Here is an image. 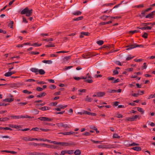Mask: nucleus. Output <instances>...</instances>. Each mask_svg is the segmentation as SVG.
Instances as JSON below:
<instances>
[{"label":"nucleus","mask_w":155,"mask_h":155,"mask_svg":"<svg viewBox=\"0 0 155 155\" xmlns=\"http://www.w3.org/2000/svg\"><path fill=\"white\" fill-rule=\"evenodd\" d=\"M21 14L25 15L27 16L28 17L32 15V10H29L28 7H26L21 11Z\"/></svg>","instance_id":"nucleus-1"},{"label":"nucleus","mask_w":155,"mask_h":155,"mask_svg":"<svg viewBox=\"0 0 155 155\" xmlns=\"http://www.w3.org/2000/svg\"><path fill=\"white\" fill-rule=\"evenodd\" d=\"M59 127H63L65 128H70L71 126L70 125H68L65 123H59L56 124Z\"/></svg>","instance_id":"nucleus-2"},{"label":"nucleus","mask_w":155,"mask_h":155,"mask_svg":"<svg viewBox=\"0 0 155 155\" xmlns=\"http://www.w3.org/2000/svg\"><path fill=\"white\" fill-rule=\"evenodd\" d=\"M127 48L126 49L127 50H129L136 47L143 48V46L142 45H136V44L132 45H128L126 46Z\"/></svg>","instance_id":"nucleus-3"},{"label":"nucleus","mask_w":155,"mask_h":155,"mask_svg":"<svg viewBox=\"0 0 155 155\" xmlns=\"http://www.w3.org/2000/svg\"><path fill=\"white\" fill-rule=\"evenodd\" d=\"M38 146H42L48 148L56 149L57 148V147L54 145H50L49 144H46L44 143H40Z\"/></svg>","instance_id":"nucleus-4"},{"label":"nucleus","mask_w":155,"mask_h":155,"mask_svg":"<svg viewBox=\"0 0 155 155\" xmlns=\"http://www.w3.org/2000/svg\"><path fill=\"white\" fill-rule=\"evenodd\" d=\"M41 121H51L52 119L46 117H40L38 118Z\"/></svg>","instance_id":"nucleus-5"},{"label":"nucleus","mask_w":155,"mask_h":155,"mask_svg":"<svg viewBox=\"0 0 155 155\" xmlns=\"http://www.w3.org/2000/svg\"><path fill=\"white\" fill-rule=\"evenodd\" d=\"M28 154L30 155H47V154L45 153L37 152H30Z\"/></svg>","instance_id":"nucleus-6"},{"label":"nucleus","mask_w":155,"mask_h":155,"mask_svg":"<svg viewBox=\"0 0 155 155\" xmlns=\"http://www.w3.org/2000/svg\"><path fill=\"white\" fill-rule=\"evenodd\" d=\"M75 133H77V132L75 133V132L70 131V132H65L59 133H58V134H63V135H71L73 134H75Z\"/></svg>","instance_id":"nucleus-7"},{"label":"nucleus","mask_w":155,"mask_h":155,"mask_svg":"<svg viewBox=\"0 0 155 155\" xmlns=\"http://www.w3.org/2000/svg\"><path fill=\"white\" fill-rule=\"evenodd\" d=\"M16 72L15 71H11V70H9V71L8 72L4 74V75L6 77H9L11 76L12 75L15 74Z\"/></svg>","instance_id":"nucleus-8"},{"label":"nucleus","mask_w":155,"mask_h":155,"mask_svg":"<svg viewBox=\"0 0 155 155\" xmlns=\"http://www.w3.org/2000/svg\"><path fill=\"white\" fill-rule=\"evenodd\" d=\"M151 23H141V26H145L147 27H150L151 28L150 30L151 29V27H150Z\"/></svg>","instance_id":"nucleus-9"},{"label":"nucleus","mask_w":155,"mask_h":155,"mask_svg":"<svg viewBox=\"0 0 155 155\" xmlns=\"http://www.w3.org/2000/svg\"><path fill=\"white\" fill-rule=\"evenodd\" d=\"M51 107H49L44 106L39 108L38 109L42 111H44L47 110H49L51 109Z\"/></svg>","instance_id":"nucleus-10"},{"label":"nucleus","mask_w":155,"mask_h":155,"mask_svg":"<svg viewBox=\"0 0 155 155\" xmlns=\"http://www.w3.org/2000/svg\"><path fill=\"white\" fill-rule=\"evenodd\" d=\"M96 94H97V97H102L105 95V92H97L96 93Z\"/></svg>","instance_id":"nucleus-11"},{"label":"nucleus","mask_w":155,"mask_h":155,"mask_svg":"<svg viewBox=\"0 0 155 155\" xmlns=\"http://www.w3.org/2000/svg\"><path fill=\"white\" fill-rule=\"evenodd\" d=\"M10 117L12 119H19L20 118H22V117H23V115H21V116L14 115V116H10Z\"/></svg>","instance_id":"nucleus-12"},{"label":"nucleus","mask_w":155,"mask_h":155,"mask_svg":"<svg viewBox=\"0 0 155 155\" xmlns=\"http://www.w3.org/2000/svg\"><path fill=\"white\" fill-rule=\"evenodd\" d=\"M143 27L139 28V27H137V28H139L140 29L142 30H150L151 28L150 27H145V26H143Z\"/></svg>","instance_id":"nucleus-13"},{"label":"nucleus","mask_w":155,"mask_h":155,"mask_svg":"<svg viewBox=\"0 0 155 155\" xmlns=\"http://www.w3.org/2000/svg\"><path fill=\"white\" fill-rule=\"evenodd\" d=\"M9 126L11 127L19 129L21 128L20 126H18L16 125H13L12 124H10L9 125Z\"/></svg>","instance_id":"nucleus-14"},{"label":"nucleus","mask_w":155,"mask_h":155,"mask_svg":"<svg viewBox=\"0 0 155 155\" xmlns=\"http://www.w3.org/2000/svg\"><path fill=\"white\" fill-rule=\"evenodd\" d=\"M71 57V56H65L63 59V61L64 63L67 62L70 58Z\"/></svg>","instance_id":"nucleus-15"},{"label":"nucleus","mask_w":155,"mask_h":155,"mask_svg":"<svg viewBox=\"0 0 155 155\" xmlns=\"http://www.w3.org/2000/svg\"><path fill=\"white\" fill-rule=\"evenodd\" d=\"M90 35L88 32H81V35H80L81 38H82L84 37V35L88 36Z\"/></svg>","instance_id":"nucleus-16"},{"label":"nucleus","mask_w":155,"mask_h":155,"mask_svg":"<svg viewBox=\"0 0 155 155\" xmlns=\"http://www.w3.org/2000/svg\"><path fill=\"white\" fill-rule=\"evenodd\" d=\"M155 12V11H153L151 13L149 14L148 15H147L146 16V18H153V13Z\"/></svg>","instance_id":"nucleus-17"},{"label":"nucleus","mask_w":155,"mask_h":155,"mask_svg":"<svg viewBox=\"0 0 155 155\" xmlns=\"http://www.w3.org/2000/svg\"><path fill=\"white\" fill-rule=\"evenodd\" d=\"M14 100V99L13 98H6L4 100H3V101H6L7 102H11L13 101Z\"/></svg>","instance_id":"nucleus-18"},{"label":"nucleus","mask_w":155,"mask_h":155,"mask_svg":"<svg viewBox=\"0 0 155 155\" xmlns=\"http://www.w3.org/2000/svg\"><path fill=\"white\" fill-rule=\"evenodd\" d=\"M74 78L76 80L79 81L81 79H86L87 78V77H74Z\"/></svg>","instance_id":"nucleus-19"},{"label":"nucleus","mask_w":155,"mask_h":155,"mask_svg":"<svg viewBox=\"0 0 155 155\" xmlns=\"http://www.w3.org/2000/svg\"><path fill=\"white\" fill-rule=\"evenodd\" d=\"M132 149L137 151H140L141 149V147H134L132 148Z\"/></svg>","instance_id":"nucleus-20"},{"label":"nucleus","mask_w":155,"mask_h":155,"mask_svg":"<svg viewBox=\"0 0 155 155\" xmlns=\"http://www.w3.org/2000/svg\"><path fill=\"white\" fill-rule=\"evenodd\" d=\"M82 12L79 11H77L74 12L73 14L75 15H78L81 14Z\"/></svg>","instance_id":"nucleus-21"},{"label":"nucleus","mask_w":155,"mask_h":155,"mask_svg":"<svg viewBox=\"0 0 155 155\" xmlns=\"http://www.w3.org/2000/svg\"><path fill=\"white\" fill-rule=\"evenodd\" d=\"M74 153L75 155H80L81 154V151L79 149L76 150Z\"/></svg>","instance_id":"nucleus-22"},{"label":"nucleus","mask_w":155,"mask_h":155,"mask_svg":"<svg viewBox=\"0 0 155 155\" xmlns=\"http://www.w3.org/2000/svg\"><path fill=\"white\" fill-rule=\"evenodd\" d=\"M30 70L33 72L35 73L36 74L38 73V68H31Z\"/></svg>","instance_id":"nucleus-23"},{"label":"nucleus","mask_w":155,"mask_h":155,"mask_svg":"<svg viewBox=\"0 0 155 155\" xmlns=\"http://www.w3.org/2000/svg\"><path fill=\"white\" fill-rule=\"evenodd\" d=\"M87 98L85 99V101H86L90 102L93 100V98L89 97L87 95L86 96Z\"/></svg>","instance_id":"nucleus-24"},{"label":"nucleus","mask_w":155,"mask_h":155,"mask_svg":"<svg viewBox=\"0 0 155 155\" xmlns=\"http://www.w3.org/2000/svg\"><path fill=\"white\" fill-rule=\"evenodd\" d=\"M46 93L45 92H43L40 94L39 95H38L37 96V97H44L46 95Z\"/></svg>","instance_id":"nucleus-25"},{"label":"nucleus","mask_w":155,"mask_h":155,"mask_svg":"<svg viewBox=\"0 0 155 155\" xmlns=\"http://www.w3.org/2000/svg\"><path fill=\"white\" fill-rule=\"evenodd\" d=\"M68 146H75L77 145V144L74 142H68Z\"/></svg>","instance_id":"nucleus-26"},{"label":"nucleus","mask_w":155,"mask_h":155,"mask_svg":"<svg viewBox=\"0 0 155 155\" xmlns=\"http://www.w3.org/2000/svg\"><path fill=\"white\" fill-rule=\"evenodd\" d=\"M68 142H60V145L61 146H68Z\"/></svg>","instance_id":"nucleus-27"},{"label":"nucleus","mask_w":155,"mask_h":155,"mask_svg":"<svg viewBox=\"0 0 155 155\" xmlns=\"http://www.w3.org/2000/svg\"><path fill=\"white\" fill-rule=\"evenodd\" d=\"M55 45L52 43H50L49 44L45 46L46 47H54Z\"/></svg>","instance_id":"nucleus-28"},{"label":"nucleus","mask_w":155,"mask_h":155,"mask_svg":"<svg viewBox=\"0 0 155 155\" xmlns=\"http://www.w3.org/2000/svg\"><path fill=\"white\" fill-rule=\"evenodd\" d=\"M107 149H110L112 148H115V147H114V145L111 144H108V145H107Z\"/></svg>","instance_id":"nucleus-29"},{"label":"nucleus","mask_w":155,"mask_h":155,"mask_svg":"<svg viewBox=\"0 0 155 155\" xmlns=\"http://www.w3.org/2000/svg\"><path fill=\"white\" fill-rule=\"evenodd\" d=\"M134 57V56H132L131 55H129L127 56L126 60L129 61Z\"/></svg>","instance_id":"nucleus-30"},{"label":"nucleus","mask_w":155,"mask_h":155,"mask_svg":"<svg viewBox=\"0 0 155 155\" xmlns=\"http://www.w3.org/2000/svg\"><path fill=\"white\" fill-rule=\"evenodd\" d=\"M110 17V16H106V15H104L103 16H102L100 17V19H102L103 20H105L107 18H108V17Z\"/></svg>","instance_id":"nucleus-31"},{"label":"nucleus","mask_w":155,"mask_h":155,"mask_svg":"<svg viewBox=\"0 0 155 155\" xmlns=\"http://www.w3.org/2000/svg\"><path fill=\"white\" fill-rule=\"evenodd\" d=\"M42 62L46 64H51L52 63V61L51 60H44L42 61Z\"/></svg>","instance_id":"nucleus-32"},{"label":"nucleus","mask_w":155,"mask_h":155,"mask_svg":"<svg viewBox=\"0 0 155 155\" xmlns=\"http://www.w3.org/2000/svg\"><path fill=\"white\" fill-rule=\"evenodd\" d=\"M38 73H39L41 75H43L45 73V71L43 70L42 69L38 70Z\"/></svg>","instance_id":"nucleus-33"},{"label":"nucleus","mask_w":155,"mask_h":155,"mask_svg":"<svg viewBox=\"0 0 155 155\" xmlns=\"http://www.w3.org/2000/svg\"><path fill=\"white\" fill-rule=\"evenodd\" d=\"M67 153L69 154H73L74 153V150H66Z\"/></svg>","instance_id":"nucleus-34"},{"label":"nucleus","mask_w":155,"mask_h":155,"mask_svg":"<svg viewBox=\"0 0 155 155\" xmlns=\"http://www.w3.org/2000/svg\"><path fill=\"white\" fill-rule=\"evenodd\" d=\"M133 121H135L136 120V119L137 118H138V119H140V117H139V116L138 115H135L134 116H133L132 117Z\"/></svg>","instance_id":"nucleus-35"},{"label":"nucleus","mask_w":155,"mask_h":155,"mask_svg":"<svg viewBox=\"0 0 155 155\" xmlns=\"http://www.w3.org/2000/svg\"><path fill=\"white\" fill-rule=\"evenodd\" d=\"M112 22V21H110L107 22H102L101 23V24L102 25H107L111 23Z\"/></svg>","instance_id":"nucleus-36"},{"label":"nucleus","mask_w":155,"mask_h":155,"mask_svg":"<svg viewBox=\"0 0 155 155\" xmlns=\"http://www.w3.org/2000/svg\"><path fill=\"white\" fill-rule=\"evenodd\" d=\"M91 140L94 143H101L102 141H96L93 140Z\"/></svg>","instance_id":"nucleus-37"},{"label":"nucleus","mask_w":155,"mask_h":155,"mask_svg":"<svg viewBox=\"0 0 155 155\" xmlns=\"http://www.w3.org/2000/svg\"><path fill=\"white\" fill-rule=\"evenodd\" d=\"M41 44H38L37 43H35L32 44L31 46H34L35 47H38L41 46Z\"/></svg>","instance_id":"nucleus-38"},{"label":"nucleus","mask_w":155,"mask_h":155,"mask_svg":"<svg viewBox=\"0 0 155 155\" xmlns=\"http://www.w3.org/2000/svg\"><path fill=\"white\" fill-rule=\"evenodd\" d=\"M114 63L117 65L121 66L122 65V63H121L119 61H114Z\"/></svg>","instance_id":"nucleus-39"},{"label":"nucleus","mask_w":155,"mask_h":155,"mask_svg":"<svg viewBox=\"0 0 155 155\" xmlns=\"http://www.w3.org/2000/svg\"><path fill=\"white\" fill-rule=\"evenodd\" d=\"M14 23V22L13 21H10L8 25V26L10 28H13V25Z\"/></svg>","instance_id":"nucleus-40"},{"label":"nucleus","mask_w":155,"mask_h":155,"mask_svg":"<svg viewBox=\"0 0 155 155\" xmlns=\"http://www.w3.org/2000/svg\"><path fill=\"white\" fill-rule=\"evenodd\" d=\"M83 18V16H80L79 17H78L76 18H74V20L75 21H78L79 20H81Z\"/></svg>","instance_id":"nucleus-41"},{"label":"nucleus","mask_w":155,"mask_h":155,"mask_svg":"<svg viewBox=\"0 0 155 155\" xmlns=\"http://www.w3.org/2000/svg\"><path fill=\"white\" fill-rule=\"evenodd\" d=\"M23 117L22 118H34V117H31L28 116L27 115H25V116H23Z\"/></svg>","instance_id":"nucleus-42"},{"label":"nucleus","mask_w":155,"mask_h":155,"mask_svg":"<svg viewBox=\"0 0 155 155\" xmlns=\"http://www.w3.org/2000/svg\"><path fill=\"white\" fill-rule=\"evenodd\" d=\"M97 43L99 45H101L103 44L104 41L102 40H99L97 42Z\"/></svg>","instance_id":"nucleus-43"},{"label":"nucleus","mask_w":155,"mask_h":155,"mask_svg":"<svg viewBox=\"0 0 155 155\" xmlns=\"http://www.w3.org/2000/svg\"><path fill=\"white\" fill-rule=\"evenodd\" d=\"M84 81L85 82H87L88 83H91L93 82V81L92 79H88L84 80Z\"/></svg>","instance_id":"nucleus-44"},{"label":"nucleus","mask_w":155,"mask_h":155,"mask_svg":"<svg viewBox=\"0 0 155 155\" xmlns=\"http://www.w3.org/2000/svg\"><path fill=\"white\" fill-rule=\"evenodd\" d=\"M17 85V84L16 83L12 84H9V85L12 87H16Z\"/></svg>","instance_id":"nucleus-45"},{"label":"nucleus","mask_w":155,"mask_h":155,"mask_svg":"<svg viewBox=\"0 0 155 155\" xmlns=\"http://www.w3.org/2000/svg\"><path fill=\"white\" fill-rule=\"evenodd\" d=\"M58 107H60V108L61 109H64L65 108L67 107V105H65L64 106H63L62 105H59L58 106Z\"/></svg>","instance_id":"nucleus-46"},{"label":"nucleus","mask_w":155,"mask_h":155,"mask_svg":"<svg viewBox=\"0 0 155 155\" xmlns=\"http://www.w3.org/2000/svg\"><path fill=\"white\" fill-rule=\"evenodd\" d=\"M139 32V30H134V31H129L130 33L134 34L135 33Z\"/></svg>","instance_id":"nucleus-47"},{"label":"nucleus","mask_w":155,"mask_h":155,"mask_svg":"<svg viewBox=\"0 0 155 155\" xmlns=\"http://www.w3.org/2000/svg\"><path fill=\"white\" fill-rule=\"evenodd\" d=\"M137 110L139 112H141L142 114H143L144 113V111L142 110V109L140 107H137Z\"/></svg>","instance_id":"nucleus-48"},{"label":"nucleus","mask_w":155,"mask_h":155,"mask_svg":"<svg viewBox=\"0 0 155 155\" xmlns=\"http://www.w3.org/2000/svg\"><path fill=\"white\" fill-rule=\"evenodd\" d=\"M107 92L109 93H115L116 92V90L109 89Z\"/></svg>","instance_id":"nucleus-49"},{"label":"nucleus","mask_w":155,"mask_h":155,"mask_svg":"<svg viewBox=\"0 0 155 155\" xmlns=\"http://www.w3.org/2000/svg\"><path fill=\"white\" fill-rule=\"evenodd\" d=\"M139 144L138 143H133L131 144H130L129 145V146L130 147V146H137L139 145Z\"/></svg>","instance_id":"nucleus-50"},{"label":"nucleus","mask_w":155,"mask_h":155,"mask_svg":"<svg viewBox=\"0 0 155 155\" xmlns=\"http://www.w3.org/2000/svg\"><path fill=\"white\" fill-rule=\"evenodd\" d=\"M113 137L114 138H119L120 137L117 134L115 133L114 134L113 136Z\"/></svg>","instance_id":"nucleus-51"},{"label":"nucleus","mask_w":155,"mask_h":155,"mask_svg":"<svg viewBox=\"0 0 155 155\" xmlns=\"http://www.w3.org/2000/svg\"><path fill=\"white\" fill-rule=\"evenodd\" d=\"M40 129L42 131H45V132H48L49 131H51V130L50 129H43V128H40Z\"/></svg>","instance_id":"nucleus-52"},{"label":"nucleus","mask_w":155,"mask_h":155,"mask_svg":"<svg viewBox=\"0 0 155 155\" xmlns=\"http://www.w3.org/2000/svg\"><path fill=\"white\" fill-rule=\"evenodd\" d=\"M34 112V113L35 114H38L39 113V111L37 109H34L33 110Z\"/></svg>","instance_id":"nucleus-53"},{"label":"nucleus","mask_w":155,"mask_h":155,"mask_svg":"<svg viewBox=\"0 0 155 155\" xmlns=\"http://www.w3.org/2000/svg\"><path fill=\"white\" fill-rule=\"evenodd\" d=\"M148 34L147 33L145 32L144 34L142 35V37L145 38H147Z\"/></svg>","instance_id":"nucleus-54"},{"label":"nucleus","mask_w":155,"mask_h":155,"mask_svg":"<svg viewBox=\"0 0 155 155\" xmlns=\"http://www.w3.org/2000/svg\"><path fill=\"white\" fill-rule=\"evenodd\" d=\"M143 7V5H135L133 7L134 8H141Z\"/></svg>","instance_id":"nucleus-55"},{"label":"nucleus","mask_w":155,"mask_h":155,"mask_svg":"<svg viewBox=\"0 0 155 155\" xmlns=\"http://www.w3.org/2000/svg\"><path fill=\"white\" fill-rule=\"evenodd\" d=\"M29 53L30 54L33 55L38 54H39V53L38 52L36 51H32L30 52Z\"/></svg>","instance_id":"nucleus-56"},{"label":"nucleus","mask_w":155,"mask_h":155,"mask_svg":"<svg viewBox=\"0 0 155 155\" xmlns=\"http://www.w3.org/2000/svg\"><path fill=\"white\" fill-rule=\"evenodd\" d=\"M36 90L38 91H41L43 90V88L40 87H38L36 88Z\"/></svg>","instance_id":"nucleus-57"},{"label":"nucleus","mask_w":155,"mask_h":155,"mask_svg":"<svg viewBox=\"0 0 155 155\" xmlns=\"http://www.w3.org/2000/svg\"><path fill=\"white\" fill-rule=\"evenodd\" d=\"M66 153H67L66 150H63L61 151L60 155H64Z\"/></svg>","instance_id":"nucleus-58"},{"label":"nucleus","mask_w":155,"mask_h":155,"mask_svg":"<svg viewBox=\"0 0 155 155\" xmlns=\"http://www.w3.org/2000/svg\"><path fill=\"white\" fill-rule=\"evenodd\" d=\"M45 104V102H44L41 104H36V106H41L44 105Z\"/></svg>","instance_id":"nucleus-59"},{"label":"nucleus","mask_w":155,"mask_h":155,"mask_svg":"<svg viewBox=\"0 0 155 155\" xmlns=\"http://www.w3.org/2000/svg\"><path fill=\"white\" fill-rule=\"evenodd\" d=\"M49 87L50 89H54L56 88V86L54 85H50Z\"/></svg>","instance_id":"nucleus-60"},{"label":"nucleus","mask_w":155,"mask_h":155,"mask_svg":"<svg viewBox=\"0 0 155 155\" xmlns=\"http://www.w3.org/2000/svg\"><path fill=\"white\" fill-rule=\"evenodd\" d=\"M120 82V80L119 79H117L116 80L114 81L111 82V83H116L117 82Z\"/></svg>","instance_id":"nucleus-61"},{"label":"nucleus","mask_w":155,"mask_h":155,"mask_svg":"<svg viewBox=\"0 0 155 155\" xmlns=\"http://www.w3.org/2000/svg\"><path fill=\"white\" fill-rule=\"evenodd\" d=\"M118 74V72L117 70H114L113 71V75H114L116 74Z\"/></svg>","instance_id":"nucleus-62"},{"label":"nucleus","mask_w":155,"mask_h":155,"mask_svg":"<svg viewBox=\"0 0 155 155\" xmlns=\"http://www.w3.org/2000/svg\"><path fill=\"white\" fill-rule=\"evenodd\" d=\"M83 135H84L86 136H90L91 135L90 133L88 132H85L82 134Z\"/></svg>","instance_id":"nucleus-63"},{"label":"nucleus","mask_w":155,"mask_h":155,"mask_svg":"<svg viewBox=\"0 0 155 155\" xmlns=\"http://www.w3.org/2000/svg\"><path fill=\"white\" fill-rule=\"evenodd\" d=\"M107 79L109 80L114 81V80L115 78L114 77H107Z\"/></svg>","instance_id":"nucleus-64"}]
</instances>
